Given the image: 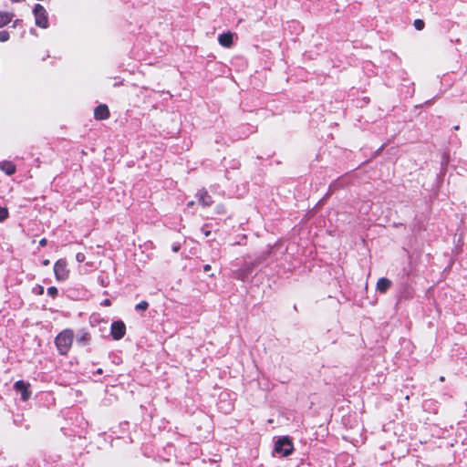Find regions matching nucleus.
I'll return each instance as SVG.
<instances>
[{
    "mask_svg": "<svg viewBox=\"0 0 467 467\" xmlns=\"http://www.w3.org/2000/svg\"><path fill=\"white\" fill-rule=\"evenodd\" d=\"M74 333L71 329H65L55 338L56 347L60 355H66L73 343Z\"/></svg>",
    "mask_w": 467,
    "mask_h": 467,
    "instance_id": "1",
    "label": "nucleus"
},
{
    "mask_svg": "<svg viewBox=\"0 0 467 467\" xmlns=\"http://www.w3.org/2000/svg\"><path fill=\"white\" fill-rule=\"evenodd\" d=\"M33 13L35 16L36 25L41 28L48 27V16L47 10L40 4L34 6Z\"/></svg>",
    "mask_w": 467,
    "mask_h": 467,
    "instance_id": "2",
    "label": "nucleus"
},
{
    "mask_svg": "<svg viewBox=\"0 0 467 467\" xmlns=\"http://www.w3.org/2000/svg\"><path fill=\"white\" fill-rule=\"evenodd\" d=\"M293 449V443L287 437L279 438L275 442V451L283 456L291 454Z\"/></svg>",
    "mask_w": 467,
    "mask_h": 467,
    "instance_id": "3",
    "label": "nucleus"
},
{
    "mask_svg": "<svg viewBox=\"0 0 467 467\" xmlns=\"http://www.w3.org/2000/svg\"><path fill=\"white\" fill-rule=\"evenodd\" d=\"M54 273L57 281H65L68 277V270L65 259H59L55 263Z\"/></svg>",
    "mask_w": 467,
    "mask_h": 467,
    "instance_id": "4",
    "label": "nucleus"
},
{
    "mask_svg": "<svg viewBox=\"0 0 467 467\" xmlns=\"http://www.w3.org/2000/svg\"><path fill=\"white\" fill-rule=\"evenodd\" d=\"M110 334L113 339H121L126 334V326L124 322L121 320L112 322L110 326Z\"/></svg>",
    "mask_w": 467,
    "mask_h": 467,
    "instance_id": "5",
    "label": "nucleus"
},
{
    "mask_svg": "<svg viewBox=\"0 0 467 467\" xmlns=\"http://www.w3.org/2000/svg\"><path fill=\"white\" fill-rule=\"evenodd\" d=\"M255 265H256L254 264V261L250 263H245L243 267H241L240 269L236 270L234 273V278L245 281L252 274Z\"/></svg>",
    "mask_w": 467,
    "mask_h": 467,
    "instance_id": "6",
    "label": "nucleus"
},
{
    "mask_svg": "<svg viewBox=\"0 0 467 467\" xmlns=\"http://www.w3.org/2000/svg\"><path fill=\"white\" fill-rule=\"evenodd\" d=\"M29 387H30L29 383H27L24 380H17L14 384V389L21 394V399L24 401H26L27 400H29V398L31 396V391L29 390Z\"/></svg>",
    "mask_w": 467,
    "mask_h": 467,
    "instance_id": "7",
    "label": "nucleus"
},
{
    "mask_svg": "<svg viewBox=\"0 0 467 467\" xmlns=\"http://www.w3.org/2000/svg\"><path fill=\"white\" fill-rule=\"evenodd\" d=\"M94 117L98 120L107 119L109 117V110L105 104L99 105L94 109Z\"/></svg>",
    "mask_w": 467,
    "mask_h": 467,
    "instance_id": "8",
    "label": "nucleus"
},
{
    "mask_svg": "<svg viewBox=\"0 0 467 467\" xmlns=\"http://www.w3.org/2000/svg\"><path fill=\"white\" fill-rule=\"evenodd\" d=\"M199 203L204 207L211 206L213 203L212 196L205 190H201L196 194Z\"/></svg>",
    "mask_w": 467,
    "mask_h": 467,
    "instance_id": "9",
    "label": "nucleus"
},
{
    "mask_svg": "<svg viewBox=\"0 0 467 467\" xmlns=\"http://www.w3.org/2000/svg\"><path fill=\"white\" fill-rule=\"evenodd\" d=\"M391 281L386 277H381L378 280L376 289L379 293H386L391 286Z\"/></svg>",
    "mask_w": 467,
    "mask_h": 467,
    "instance_id": "10",
    "label": "nucleus"
},
{
    "mask_svg": "<svg viewBox=\"0 0 467 467\" xmlns=\"http://www.w3.org/2000/svg\"><path fill=\"white\" fill-rule=\"evenodd\" d=\"M0 170L6 175H13L16 172V168L12 161H3L0 162Z\"/></svg>",
    "mask_w": 467,
    "mask_h": 467,
    "instance_id": "11",
    "label": "nucleus"
},
{
    "mask_svg": "<svg viewBox=\"0 0 467 467\" xmlns=\"http://www.w3.org/2000/svg\"><path fill=\"white\" fill-rule=\"evenodd\" d=\"M218 41L221 46L224 47H230L233 44V34L230 32L221 34L218 36Z\"/></svg>",
    "mask_w": 467,
    "mask_h": 467,
    "instance_id": "12",
    "label": "nucleus"
},
{
    "mask_svg": "<svg viewBox=\"0 0 467 467\" xmlns=\"http://www.w3.org/2000/svg\"><path fill=\"white\" fill-rule=\"evenodd\" d=\"M273 249H274V247H270L266 251L262 252L254 260V264L257 265L264 263L266 259H268L271 256V254L273 253Z\"/></svg>",
    "mask_w": 467,
    "mask_h": 467,
    "instance_id": "13",
    "label": "nucleus"
},
{
    "mask_svg": "<svg viewBox=\"0 0 467 467\" xmlns=\"http://www.w3.org/2000/svg\"><path fill=\"white\" fill-rule=\"evenodd\" d=\"M14 17L13 13L0 11V27L5 26L12 21Z\"/></svg>",
    "mask_w": 467,
    "mask_h": 467,
    "instance_id": "14",
    "label": "nucleus"
},
{
    "mask_svg": "<svg viewBox=\"0 0 467 467\" xmlns=\"http://www.w3.org/2000/svg\"><path fill=\"white\" fill-rule=\"evenodd\" d=\"M77 341L82 345H86L89 341V334L88 332L81 331L77 337Z\"/></svg>",
    "mask_w": 467,
    "mask_h": 467,
    "instance_id": "15",
    "label": "nucleus"
},
{
    "mask_svg": "<svg viewBox=\"0 0 467 467\" xmlns=\"http://www.w3.org/2000/svg\"><path fill=\"white\" fill-rule=\"evenodd\" d=\"M149 307V303L147 301H140L139 304L135 306V309L137 311H146Z\"/></svg>",
    "mask_w": 467,
    "mask_h": 467,
    "instance_id": "16",
    "label": "nucleus"
},
{
    "mask_svg": "<svg viewBox=\"0 0 467 467\" xmlns=\"http://www.w3.org/2000/svg\"><path fill=\"white\" fill-rule=\"evenodd\" d=\"M8 217V210L0 205V222H4Z\"/></svg>",
    "mask_w": 467,
    "mask_h": 467,
    "instance_id": "17",
    "label": "nucleus"
},
{
    "mask_svg": "<svg viewBox=\"0 0 467 467\" xmlns=\"http://www.w3.org/2000/svg\"><path fill=\"white\" fill-rule=\"evenodd\" d=\"M10 38L9 32L6 30L0 31V42H6Z\"/></svg>",
    "mask_w": 467,
    "mask_h": 467,
    "instance_id": "18",
    "label": "nucleus"
},
{
    "mask_svg": "<svg viewBox=\"0 0 467 467\" xmlns=\"http://www.w3.org/2000/svg\"><path fill=\"white\" fill-rule=\"evenodd\" d=\"M414 27L417 29V30H422L424 28V21L421 20V19H416L414 20Z\"/></svg>",
    "mask_w": 467,
    "mask_h": 467,
    "instance_id": "19",
    "label": "nucleus"
},
{
    "mask_svg": "<svg viewBox=\"0 0 467 467\" xmlns=\"http://www.w3.org/2000/svg\"><path fill=\"white\" fill-rule=\"evenodd\" d=\"M47 292L48 296L54 298L57 296L58 290L55 286H49Z\"/></svg>",
    "mask_w": 467,
    "mask_h": 467,
    "instance_id": "20",
    "label": "nucleus"
},
{
    "mask_svg": "<svg viewBox=\"0 0 467 467\" xmlns=\"http://www.w3.org/2000/svg\"><path fill=\"white\" fill-rule=\"evenodd\" d=\"M85 258H86V256H85V254H84L83 253H78V254H76V260H77L78 262H79V263L84 262V261H85Z\"/></svg>",
    "mask_w": 467,
    "mask_h": 467,
    "instance_id": "21",
    "label": "nucleus"
},
{
    "mask_svg": "<svg viewBox=\"0 0 467 467\" xmlns=\"http://www.w3.org/2000/svg\"><path fill=\"white\" fill-rule=\"evenodd\" d=\"M171 249L174 253H177L181 249V245L179 244H173Z\"/></svg>",
    "mask_w": 467,
    "mask_h": 467,
    "instance_id": "22",
    "label": "nucleus"
},
{
    "mask_svg": "<svg viewBox=\"0 0 467 467\" xmlns=\"http://www.w3.org/2000/svg\"><path fill=\"white\" fill-rule=\"evenodd\" d=\"M216 210H217V213H224V207L222 204L217 205Z\"/></svg>",
    "mask_w": 467,
    "mask_h": 467,
    "instance_id": "23",
    "label": "nucleus"
},
{
    "mask_svg": "<svg viewBox=\"0 0 467 467\" xmlns=\"http://www.w3.org/2000/svg\"><path fill=\"white\" fill-rule=\"evenodd\" d=\"M47 239H46V238H43V239H41V240L39 241V244H40L41 246H45V245L47 244Z\"/></svg>",
    "mask_w": 467,
    "mask_h": 467,
    "instance_id": "24",
    "label": "nucleus"
},
{
    "mask_svg": "<svg viewBox=\"0 0 467 467\" xmlns=\"http://www.w3.org/2000/svg\"><path fill=\"white\" fill-rule=\"evenodd\" d=\"M210 270H211V265H205L203 266V272L208 273Z\"/></svg>",
    "mask_w": 467,
    "mask_h": 467,
    "instance_id": "25",
    "label": "nucleus"
},
{
    "mask_svg": "<svg viewBox=\"0 0 467 467\" xmlns=\"http://www.w3.org/2000/svg\"><path fill=\"white\" fill-rule=\"evenodd\" d=\"M50 264V261L48 259H45L43 262H42V265H48Z\"/></svg>",
    "mask_w": 467,
    "mask_h": 467,
    "instance_id": "26",
    "label": "nucleus"
},
{
    "mask_svg": "<svg viewBox=\"0 0 467 467\" xmlns=\"http://www.w3.org/2000/svg\"><path fill=\"white\" fill-rule=\"evenodd\" d=\"M103 305L109 306L110 305L109 299H105L104 302H103Z\"/></svg>",
    "mask_w": 467,
    "mask_h": 467,
    "instance_id": "27",
    "label": "nucleus"
},
{
    "mask_svg": "<svg viewBox=\"0 0 467 467\" xmlns=\"http://www.w3.org/2000/svg\"><path fill=\"white\" fill-rule=\"evenodd\" d=\"M203 233L205 234V236H209L211 234V232L209 230H203Z\"/></svg>",
    "mask_w": 467,
    "mask_h": 467,
    "instance_id": "28",
    "label": "nucleus"
},
{
    "mask_svg": "<svg viewBox=\"0 0 467 467\" xmlns=\"http://www.w3.org/2000/svg\"><path fill=\"white\" fill-rule=\"evenodd\" d=\"M44 288L43 286H39L38 292L39 294H43Z\"/></svg>",
    "mask_w": 467,
    "mask_h": 467,
    "instance_id": "29",
    "label": "nucleus"
},
{
    "mask_svg": "<svg viewBox=\"0 0 467 467\" xmlns=\"http://www.w3.org/2000/svg\"><path fill=\"white\" fill-rule=\"evenodd\" d=\"M98 374H102V369L101 368H98L97 371H96Z\"/></svg>",
    "mask_w": 467,
    "mask_h": 467,
    "instance_id": "30",
    "label": "nucleus"
},
{
    "mask_svg": "<svg viewBox=\"0 0 467 467\" xmlns=\"http://www.w3.org/2000/svg\"><path fill=\"white\" fill-rule=\"evenodd\" d=\"M229 410H231V405H228V408L225 410V412L227 413Z\"/></svg>",
    "mask_w": 467,
    "mask_h": 467,
    "instance_id": "31",
    "label": "nucleus"
},
{
    "mask_svg": "<svg viewBox=\"0 0 467 467\" xmlns=\"http://www.w3.org/2000/svg\"><path fill=\"white\" fill-rule=\"evenodd\" d=\"M192 205H193V202H190L188 203V206H192Z\"/></svg>",
    "mask_w": 467,
    "mask_h": 467,
    "instance_id": "32",
    "label": "nucleus"
}]
</instances>
